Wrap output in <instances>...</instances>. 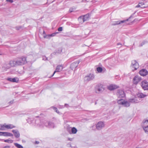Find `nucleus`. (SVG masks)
Returning a JSON list of instances; mask_svg holds the SVG:
<instances>
[{
	"label": "nucleus",
	"mask_w": 148,
	"mask_h": 148,
	"mask_svg": "<svg viewBox=\"0 0 148 148\" xmlns=\"http://www.w3.org/2000/svg\"><path fill=\"white\" fill-rule=\"evenodd\" d=\"M34 121V124L33 125L34 126H37L39 127H42L44 126V123L43 121L40 120L39 118V116H36L34 120L33 121Z\"/></svg>",
	"instance_id": "f257e3e1"
},
{
	"label": "nucleus",
	"mask_w": 148,
	"mask_h": 148,
	"mask_svg": "<svg viewBox=\"0 0 148 148\" xmlns=\"http://www.w3.org/2000/svg\"><path fill=\"white\" fill-rule=\"evenodd\" d=\"M27 62L26 58L24 56L18 58L16 60V63L17 66L23 65L26 64Z\"/></svg>",
	"instance_id": "f03ea898"
},
{
	"label": "nucleus",
	"mask_w": 148,
	"mask_h": 148,
	"mask_svg": "<svg viewBox=\"0 0 148 148\" xmlns=\"http://www.w3.org/2000/svg\"><path fill=\"white\" fill-rule=\"evenodd\" d=\"M136 12V11L132 15L130 16L129 18L125 20H123V21H114L113 23L111 25L113 26H115L125 23L126 22L128 21L129 19H130L131 18L133 17Z\"/></svg>",
	"instance_id": "7ed1b4c3"
},
{
	"label": "nucleus",
	"mask_w": 148,
	"mask_h": 148,
	"mask_svg": "<svg viewBox=\"0 0 148 148\" xmlns=\"http://www.w3.org/2000/svg\"><path fill=\"white\" fill-rule=\"evenodd\" d=\"M103 85L101 84H99L95 86V92L97 93H99L103 91Z\"/></svg>",
	"instance_id": "20e7f679"
},
{
	"label": "nucleus",
	"mask_w": 148,
	"mask_h": 148,
	"mask_svg": "<svg viewBox=\"0 0 148 148\" xmlns=\"http://www.w3.org/2000/svg\"><path fill=\"white\" fill-rule=\"evenodd\" d=\"M117 95L118 97L122 98L124 97L125 96V94L123 90L119 89L117 91Z\"/></svg>",
	"instance_id": "39448f33"
},
{
	"label": "nucleus",
	"mask_w": 148,
	"mask_h": 148,
	"mask_svg": "<svg viewBox=\"0 0 148 148\" xmlns=\"http://www.w3.org/2000/svg\"><path fill=\"white\" fill-rule=\"evenodd\" d=\"M45 126L49 128H53L54 127V125L52 122H48L45 120L44 121V126Z\"/></svg>",
	"instance_id": "423d86ee"
},
{
	"label": "nucleus",
	"mask_w": 148,
	"mask_h": 148,
	"mask_svg": "<svg viewBox=\"0 0 148 148\" xmlns=\"http://www.w3.org/2000/svg\"><path fill=\"white\" fill-rule=\"evenodd\" d=\"M94 75L92 74H90L84 77V80L88 82L92 80L94 78Z\"/></svg>",
	"instance_id": "0eeeda50"
},
{
	"label": "nucleus",
	"mask_w": 148,
	"mask_h": 148,
	"mask_svg": "<svg viewBox=\"0 0 148 148\" xmlns=\"http://www.w3.org/2000/svg\"><path fill=\"white\" fill-rule=\"evenodd\" d=\"M104 126L105 125L103 122L99 121L96 125V128L97 130H100L104 127Z\"/></svg>",
	"instance_id": "6e6552de"
},
{
	"label": "nucleus",
	"mask_w": 148,
	"mask_h": 148,
	"mask_svg": "<svg viewBox=\"0 0 148 148\" xmlns=\"http://www.w3.org/2000/svg\"><path fill=\"white\" fill-rule=\"evenodd\" d=\"M131 66L134 69V70H136L139 67V64L136 60H133L132 62Z\"/></svg>",
	"instance_id": "1a4fd4ad"
},
{
	"label": "nucleus",
	"mask_w": 148,
	"mask_h": 148,
	"mask_svg": "<svg viewBox=\"0 0 148 148\" xmlns=\"http://www.w3.org/2000/svg\"><path fill=\"white\" fill-rule=\"evenodd\" d=\"M142 78L138 75L135 76L133 79V82L134 84H137L141 80Z\"/></svg>",
	"instance_id": "9d476101"
},
{
	"label": "nucleus",
	"mask_w": 148,
	"mask_h": 148,
	"mask_svg": "<svg viewBox=\"0 0 148 148\" xmlns=\"http://www.w3.org/2000/svg\"><path fill=\"white\" fill-rule=\"evenodd\" d=\"M63 69V68L62 65L58 66L56 67V70L54 71L53 74L51 76V77H53L56 72H59L62 71Z\"/></svg>",
	"instance_id": "9b49d317"
},
{
	"label": "nucleus",
	"mask_w": 148,
	"mask_h": 148,
	"mask_svg": "<svg viewBox=\"0 0 148 148\" xmlns=\"http://www.w3.org/2000/svg\"><path fill=\"white\" fill-rule=\"evenodd\" d=\"M139 73L141 76H144L148 74V71L146 69H143L139 71Z\"/></svg>",
	"instance_id": "f8f14e48"
},
{
	"label": "nucleus",
	"mask_w": 148,
	"mask_h": 148,
	"mask_svg": "<svg viewBox=\"0 0 148 148\" xmlns=\"http://www.w3.org/2000/svg\"><path fill=\"white\" fill-rule=\"evenodd\" d=\"M119 87L115 85L111 84L108 87V88L110 91L114 90L119 88Z\"/></svg>",
	"instance_id": "ddd939ff"
},
{
	"label": "nucleus",
	"mask_w": 148,
	"mask_h": 148,
	"mask_svg": "<svg viewBox=\"0 0 148 148\" xmlns=\"http://www.w3.org/2000/svg\"><path fill=\"white\" fill-rule=\"evenodd\" d=\"M90 17V14L89 13L83 15V17H82L83 18V22L88 21Z\"/></svg>",
	"instance_id": "4468645a"
},
{
	"label": "nucleus",
	"mask_w": 148,
	"mask_h": 148,
	"mask_svg": "<svg viewBox=\"0 0 148 148\" xmlns=\"http://www.w3.org/2000/svg\"><path fill=\"white\" fill-rule=\"evenodd\" d=\"M15 137L16 138H18L20 137V134L18 131L17 130H12Z\"/></svg>",
	"instance_id": "2eb2a0df"
},
{
	"label": "nucleus",
	"mask_w": 148,
	"mask_h": 148,
	"mask_svg": "<svg viewBox=\"0 0 148 148\" xmlns=\"http://www.w3.org/2000/svg\"><path fill=\"white\" fill-rule=\"evenodd\" d=\"M67 130L70 134H74V127L71 128L68 126L67 128Z\"/></svg>",
	"instance_id": "dca6fc26"
},
{
	"label": "nucleus",
	"mask_w": 148,
	"mask_h": 148,
	"mask_svg": "<svg viewBox=\"0 0 148 148\" xmlns=\"http://www.w3.org/2000/svg\"><path fill=\"white\" fill-rule=\"evenodd\" d=\"M9 64L11 66H17L16 63V60L15 61L13 60L11 61Z\"/></svg>",
	"instance_id": "f3484780"
},
{
	"label": "nucleus",
	"mask_w": 148,
	"mask_h": 148,
	"mask_svg": "<svg viewBox=\"0 0 148 148\" xmlns=\"http://www.w3.org/2000/svg\"><path fill=\"white\" fill-rule=\"evenodd\" d=\"M7 80L8 81L13 82H17L18 81V79L17 80H16V79L15 78H8Z\"/></svg>",
	"instance_id": "a211bd4d"
},
{
	"label": "nucleus",
	"mask_w": 148,
	"mask_h": 148,
	"mask_svg": "<svg viewBox=\"0 0 148 148\" xmlns=\"http://www.w3.org/2000/svg\"><path fill=\"white\" fill-rule=\"evenodd\" d=\"M136 97L130 99H129L128 101L129 102L135 103L138 102V100L136 99Z\"/></svg>",
	"instance_id": "6ab92c4d"
},
{
	"label": "nucleus",
	"mask_w": 148,
	"mask_h": 148,
	"mask_svg": "<svg viewBox=\"0 0 148 148\" xmlns=\"http://www.w3.org/2000/svg\"><path fill=\"white\" fill-rule=\"evenodd\" d=\"M125 101L123 99H120L117 100V103L118 104L120 105H123L125 103Z\"/></svg>",
	"instance_id": "aec40b11"
},
{
	"label": "nucleus",
	"mask_w": 148,
	"mask_h": 148,
	"mask_svg": "<svg viewBox=\"0 0 148 148\" xmlns=\"http://www.w3.org/2000/svg\"><path fill=\"white\" fill-rule=\"evenodd\" d=\"M6 128L8 129H12L14 128H15V126L12 124H8L5 126Z\"/></svg>",
	"instance_id": "412c9836"
},
{
	"label": "nucleus",
	"mask_w": 148,
	"mask_h": 148,
	"mask_svg": "<svg viewBox=\"0 0 148 148\" xmlns=\"http://www.w3.org/2000/svg\"><path fill=\"white\" fill-rule=\"evenodd\" d=\"M13 135L12 133L8 132H4L3 136H13Z\"/></svg>",
	"instance_id": "4be33fe9"
},
{
	"label": "nucleus",
	"mask_w": 148,
	"mask_h": 148,
	"mask_svg": "<svg viewBox=\"0 0 148 148\" xmlns=\"http://www.w3.org/2000/svg\"><path fill=\"white\" fill-rule=\"evenodd\" d=\"M147 95L144 94L142 93H139L138 95V97L139 98H143L147 96Z\"/></svg>",
	"instance_id": "5701e85b"
},
{
	"label": "nucleus",
	"mask_w": 148,
	"mask_h": 148,
	"mask_svg": "<svg viewBox=\"0 0 148 148\" xmlns=\"http://www.w3.org/2000/svg\"><path fill=\"white\" fill-rule=\"evenodd\" d=\"M129 102L127 101H125L124 104L123 105V106L126 107H129L130 105Z\"/></svg>",
	"instance_id": "b1692460"
},
{
	"label": "nucleus",
	"mask_w": 148,
	"mask_h": 148,
	"mask_svg": "<svg viewBox=\"0 0 148 148\" xmlns=\"http://www.w3.org/2000/svg\"><path fill=\"white\" fill-rule=\"evenodd\" d=\"M14 145L17 148H23L22 146L18 143H14Z\"/></svg>",
	"instance_id": "393cba45"
},
{
	"label": "nucleus",
	"mask_w": 148,
	"mask_h": 148,
	"mask_svg": "<svg viewBox=\"0 0 148 148\" xmlns=\"http://www.w3.org/2000/svg\"><path fill=\"white\" fill-rule=\"evenodd\" d=\"M62 47L59 48L56 50V53H60L62 52Z\"/></svg>",
	"instance_id": "a878e982"
},
{
	"label": "nucleus",
	"mask_w": 148,
	"mask_h": 148,
	"mask_svg": "<svg viewBox=\"0 0 148 148\" xmlns=\"http://www.w3.org/2000/svg\"><path fill=\"white\" fill-rule=\"evenodd\" d=\"M34 120V119H29L27 120V122L30 124H32L33 125V124H34V121H33Z\"/></svg>",
	"instance_id": "bb28decb"
},
{
	"label": "nucleus",
	"mask_w": 148,
	"mask_h": 148,
	"mask_svg": "<svg viewBox=\"0 0 148 148\" xmlns=\"http://www.w3.org/2000/svg\"><path fill=\"white\" fill-rule=\"evenodd\" d=\"M82 61L81 60H79L76 61L75 62V68L77 67L79 63L80 62Z\"/></svg>",
	"instance_id": "cd10ccee"
},
{
	"label": "nucleus",
	"mask_w": 148,
	"mask_h": 148,
	"mask_svg": "<svg viewBox=\"0 0 148 148\" xmlns=\"http://www.w3.org/2000/svg\"><path fill=\"white\" fill-rule=\"evenodd\" d=\"M97 70L98 73H101L103 71V69L101 67H98L97 68Z\"/></svg>",
	"instance_id": "c85d7f7f"
},
{
	"label": "nucleus",
	"mask_w": 148,
	"mask_h": 148,
	"mask_svg": "<svg viewBox=\"0 0 148 148\" xmlns=\"http://www.w3.org/2000/svg\"><path fill=\"white\" fill-rule=\"evenodd\" d=\"M59 33V32H56L54 33H53L51 34H49L48 35V36L49 37H52V36H55L56 34H57Z\"/></svg>",
	"instance_id": "c756f323"
},
{
	"label": "nucleus",
	"mask_w": 148,
	"mask_h": 148,
	"mask_svg": "<svg viewBox=\"0 0 148 148\" xmlns=\"http://www.w3.org/2000/svg\"><path fill=\"white\" fill-rule=\"evenodd\" d=\"M143 128L146 133H148V125L147 126L143 127Z\"/></svg>",
	"instance_id": "7c9ffc66"
},
{
	"label": "nucleus",
	"mask_w": 148,
	"mask_h": 148,
	"mask_svg": "<svg viewBox=\"0 0 148 148\" xmlns=\"http://www.w3.org/2000/svg\"><path fill=\"white\" fill-rule=\"evenodd\" d=\"M147 41H143L142 42L140 43V45H139L138 47H141L143 46L144 45L145 43H147Z\"/></svg>",
	"instance_id": "2f4dec72"
},
{
	"label": "nucleus",
	"mask_w": 148,
	"mask_h": 148,
	"mask_svg": "<svg viewBox=\"0 0 148 148\" xmlns=\"http://www.w3.org/2000/svg\"><path fill=\"white\" fill-rule=\"evenodd\" d=\"M13 141L12 140H9L8 139H6L4 140V142L8 143H12Z\"/></svg>",
	"instance_id": "473e14b6"
},
{
	"label": "nucleus",
	"mask_w": 148,
	"mask_h": 148,
	"mask_svg": "<svg viewBox=\"0 0 148 148\" xmlns=\"http://www.w3.org/2000/svg\"><path fill=\"white\" fill-rule=\"evenodd\" d=\"M5 127V126L4 125H0V130H3L4 129Z\"/></svg>",
	"instance_id": "72a5a7b5"
},
{
	"label": "nucleus",
	"mask_w": 148,
	"mask_h": 148,
	"mask_svg": "<svg viewBox=\"0 0 148 148\" xmlns=\"http://www.w3.org/2000/svg\"><path fill=\"white\" fill-rule=\"evenodd\" d=\"M82 17H83V16H81L79 17L78 18V20L80 21L82 20L83 22V18H82Z\"/></svg>",
	"instance_id": "f704fd0d"
},
{
	"label": "nucleus",
	"mask_w": 148,
	"mask_h": 148,
	"mask_svg": "<svg viewBox=\"0 0 148 148\" xmlns=\"http://www.w3.org/2000/svg\"><path fill=\"white\" fill-rule=\"evenodd\" d=\"M42 60H48V58L45 56H43L42 57Z\"/></svg>",
	"instance_id": "c9c22d12"
},
{
	"label": "nucleus",
	"mask_w": 148,
	"mask_h": 148,
	"mask_svg": "<svg viewBox=\"0 0 148 148\" xmlns=\"http://www.w3.org/2000/svg\"><path fill=\"white\" fill-rule=\"evenodd\" d=\"M50 108H52L55 111L57 109V108L54 106L51 107Z\"/></svg>",
	"instance_id": "e433bc0d"
},
{
	"label": "nucleus",
	"mask_w": 148,
	"mask_h": 148,
	"mask_svg": "<svg viewBox=\"0 0 148 148\" xmlns=\"http://www.w3.org/2000/svg\"><path fill=\"white\" fill-rule=\"evenodd\" d=\"M88 120L84 118L81 119V121L82 122H85L87 121Z\"/></svg>",
	"instance_id": "4c0bfd02"
},
{
	"label": "nucleus",
	"mask_w": 148,
	"mask_h": 148,
	"mask_svg": "<svg viewBox=\"0 0 148 148\" xmlns=\"http://www.w3.org/2000/svg\"><path fill=\"white\" fill-rule=\"evenodd\" d=\"M58 31H62V27H60L58 29Z\"/></svg>",
	"instance_id": "58836bf2"
},
{
	"label": "nucleus",
	"mask_w": 148,
	"mask_h": 148,
	"mask_svg": "<svg viewBox=\"0 0 148 148\" xmlns=\"http://www.w3.org/2000/svg\"><path fill=\"white\" fill-rule=\"evenodd\" d=\"M58 108L60 109H62L64 108V106L63 105H59Z\"/></svg>",
	"instance_id": "ea45409f"
},
{
	"label": "nucleus",
	"mask_w": 148,
	"mask_h": 148,
	"mask_svg": "<svg viewBox=\"0 0 148 148\" xmlns=\"http://www.w3.org/2000/svg\"><path fill=\"white\" fill-rule=\"evenodd\" d=\"M33 143L35 144H38L39 143V142L38 141H36L35 142H33Z\"/></svg>",
	"instance_id": "a19ab883"
},
{
	"label": "nucleus",
	"mask_w": 148,
	"mask_h": 148,
	"mask_svg": "<svg viewBox=\"0 0 148 148\" xmlns=\"http://www.w3.org/2000/svg\"><path fill=\"white\" fill-rule=\"evenodd\" d=\"M139 3L141 5V6H142L143 5H144L145 4L143 2H140Z\"/></svg>",
	"instance_id": "79ce46f5"
},
{
	"label": "nucleus",
	"mask_w": 148,
	"mask_h": 148,
	"mask_svg": "<svg viewBox=\"0 0 148 148\" xmlns=\"http://www.w3.org/2000/svg\"><path fill=\"white\" fill-rule=\"evenodd\" d=\"M10 146H6L3 147V148H10Z\"/></svg>",
	"instance_id": "37998d69"
},
{
	"label": "nucleus",
	"mask_w": 148,
	"mask_h": 148,
	"mask_svg": "<svg viewBox=\"0 0 148 148\" xmlns=\"http://www.w3.org/2000/svg\"><path fill=\"white\" fill-rule=\"evenodd\" d=\"M64 106V107H66V108H68L69 107V105L67 104H65Z\"/></svg>",
	"instance_id": "c03bdc74"
},
{
	"label": "nucleus",
	"mask_w": 148,
	"mask_h": 148,
	"mask_svg": "<svg viewBox=\"0 0 148 148\" xmlns=\"http://www.w3.org/2000/svg\"><path fill=\"white\" fill-rule=\"evenodd\" d=\"M6 1L8 2H10L11 3H12L13 1V0H6Z\"/></svg>",
	"instance_id": "a18cd8bd"
},
{
	"label": "nucleus",
	"mask_w": 148,
	"mask_h": 148,
	"mask_svg": "<svg viewBox=\"0 0 148 148\" xmlns=\"http://www.w3.org/2000/svg\"><path fill=\"white\" fill-rule=\"evenodd\" d=\"M4 135V132H0V136H3Z\"/></svg>",
	"instance_id": "49530a36"
},
{
	"label": "nucleus",
	"mask_w": 148,
	"mask_h": 148,
	"mask_svg": "<svg viewBox=\"0 0 148 148\" xmlns=\"http://www.w3.org/2000/svg\"><path fill=\"white\" fill-rule=\"evenodd\" d=\"M140 6L141 5L138 3V5L136 6V8H139L140 7Z\"/></svg>",
	"instance_id": "de8ad7c7"
},
{
	"label": "nucleus",
	"mask_w": 148,
	"mask_h": 148,
	"mask_svg": "<svg viewBox=\"0 0 148 148\" xmlns=\"http://www.w3.org/2000/svg\"><path fill=\"white\" fill-rule=\"evenodd\" d=\"M146 122H148V120H144L143 121V123H146Z\"/></svg>",
	"instance_id": "09e8293b"
},
{
	"label": "nucleus",
	"mask_w": 148,
	"mask_h": 148,
	"mask_svg": "<svg viewBox=\"0 0 148 148\" xmlns=\"http://www.w3.org/2000/svg\"><path fill=\"white\" fill-rule=\"evenodd\" d=\"M77 129L75 127V134H76L77 133Z\"/></svg>",
	"instance_id": "8fccbe9b"
},
{
	"label": "nucleus",
	"mask_w": 148,
	"mask_h": 148,
	"mask_svg": "<svg viewBox=\"0 0 148 148\" xmlns=\"http://www.w3.org/2000/svg\"><path fill=\"white\" fill-rule=\"evenodd\" d=\"M73 9H70L69 10V11L70 12H73Z\"/></svg>",
	"instance_id": "3c124183"
},
{
	"label": "nucleus",
	"mask_w": 148,
	"mask_h": 148,
	"mask_svg": "<svg viewBox=\"0 0 148 148\" xmlns=\"http://www.w3.org/2000/svg\"><path fill=\"white\" fill-rule=\"evenodd\" d=\"M73 138H68V140H70V141H71L73 139Z\"/></svg>",
	"instance_id": "603ef678"
},
{
	"label": "nucleus",
	"mask_w": 148,
	"mask_h": 148,
	"mask_svg": "<svg viewBox=\"0 0 148 148\" xmlns=\"http://www.w3.org/2000/svg\"><path fill=\"white\" fill-rule=\"evenodd\" d=\"M57 113H59V111L58 110V109H57L55 111Z\"/></svg>",
	"instance_id": "864d4df0"
},
{
	"label": "nucleus",
	"mask_w": 148,
	"mask_h": 148,
	"mask_svg": "<svg viewBox=\"0 0 148 148\" xmlns=\"http://www.w3.org/2000/svg\"><path fill=\"white\" fill-rule=\"evenodd\" d=\"M122 45L121 44V43H120V42H119V43H117V45Z\"/></svg>",
	"instance_id": "5fc2aeb1"
},
{
	"label": "nucleus",
	"mask_w": 148,
	"mask_h": 148,
	"mask_svg": "<svg viewBox=\"0 0 148 148\" xmlns=\"http://www.w3.org/2000/svg\"><path fill=\"white\" fill-rule=\"evenodd\" d=\"M73 66V63H72L70 67L72 68Z\"/></svg>",
	"instance_id": "6e6d98bb"
},
{
	"label": "nucleus",
	"mask_w": 148,
	"mask_h": 148,
	"mask_svg": "<svg viewBox=\"0 0 148 148\" xmlns=\"http://www.w3.org/2000/svg\"><path fill=\"white\" fill-rule=\"evenodd\" d=\"M13 103V101H11L10 102V104H12Z\"/></svg>",
	"instance_id": "4d7b16f0"
},
{
	"label": "nucleus",
	"mask_w": 148,
	"mask_h": 148,
	"mask_svg": "<svg viewBox=\"0 0 148 148\" xmlns=\"http://www.w3.org/2000/svg\"><path fill=\"white\" fill-rule=\"evenodd\" d=\"M68 146H70V147H71V144H70V143H69V144H68Z\"/></svg>",
	"instance_id": "13d9d810"
},
{
	"label": "nucleus",
	"mask_w": 148,
	"mask_h": 148,
	"mask_svg": "<svg viewBox=\"0 0 148 148\" xmlns=\"http://www.w3.org/2000/svg\"><path fill=\"white\" fill-rule=\"evenodd\" d=\"M10 68V67H9V66H7V67H6V69H9V68Z\"/></svg>",
	"instance_id": "bf43d9fd"
},
{
	"label": "nucleus",
	"mask_w": 148,
	"mask_h": 148,
	"mask_svg": "<svg viewBox=\"0 0 148 148\" xmlns=\"http://www.w3.org/2000/svg\"><path fill=\"white\" fill-rule=\"evenodd\" d=\"M147 7L143 6V7H141V8H146Z\"/></svg>",
	"instance_id": "052dcab7"
},
{
	"label": "nucleus",
	"mask_w": 148,
	"mask_h": 148,
	"mask_svg": "<svg viewBox=\"0 0 148 148\" xmlns=\"http://www.w3.org/2000/svg\"><path fill=\"white\" fill-rule=\"evenodd\" d=\"M3 55V54L2 53H1V52H0V55Z\"/></svg>",
	"instance_id": "680f3d73"
},
{
	"label": "nucleus",
	"mask_w": 148,
	"mask_h": 148,
	"mask_svg": "<svg viewBox=\"0 0 148 148\" xmlns=\"http://www.w3.org/2000/svg\"><path fill=\"white\" fill-rule=\"evenodd\" d=\"M43 34H45V32L44 31H43Z\"/></svg>",
	"instance_id": "e2e57ef3"
},
{
	"label": "nucleus",
	"mask_w": 148,
	"mask_h": 148,
	"mask_svg": "<svg viewBox=\"0 0 148 148\" xmlns=\"http://www.w3.org/2000/svg\"><path fill=\"white\" fill-rule=\"evenodd\" d=\"M16 29L17 30H18L19 29L17 27H16Z\"/></svg>",
	"instance_id": "0e129e2a"
},
{
	"label": "nucleus",
	"mask_w": 148,
	"mask_h": 148,
	"mask_svg": "<svg viewBox=\"0 0 148 148\" xmlns=\"http://www.w3.org/2000/svg\"><path fill=\"white\" fill-rule=\"evenodd\" d=\"M97 104V102H95V105H96Z\"/></svg>",
	"instance_id": "69168bd1"
},
{
	"label": "nucleus",
	"mask_w": 148,
	"mask_h": 148,
	"mask_svg": "<svg viewBox=\"0 0 148 148\" xmlns=\"http://www.w3.org/2000/svg\"><path fill=\"white\" fill-rule=\"evenodd\" d=\"M75 148H77V147H76L75 146Z\"/></svg>",
	"instance_id": "338daca9"
},
{
	"label": "nucleus",
	"mask_w": 148,
	"mask_h": 148,
	"mask_svg": "<svg viewBox=\"0 0 148 148\" xmlns=\"http://www.w3.org/2000/svg\"><path fill=\"white\" fill-rule=\"evenodd\" d=\"M134 45V43L133 47V46Z\"/></svg>",
	"instance_id": "774afa93"
}]
</instances>
